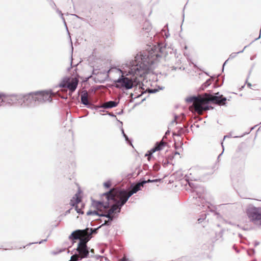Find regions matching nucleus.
I'll return each mask as SVG.
<instances>
[{
	"label": "nucleus",
	"instance_id": "1",
	"mask_svg": "<svg viewBox=\"0 0 261 261\" xmlns=\"http://www.w3.org/2000/svg\"><path fill=\"white\" fill-rule=\"evenodd\" d=\"M160 45L150 46L146 50L138 54L134 61L126 64L128 68L127 71L118 69L122 75L115 81V87L128 90L140 85V81L138 76L143 77L149 70L154 68L156 63L162 57L163 48Z\"/></svg>",
	"mask_w": 261,
	"mask_h": 261
},
{
	"label": "nucleus",
	"instance_id": "2",
	"mask_svg": "<svg viewBox=\"0 0 261 261\" xmlns=\"http://www.w3.org/2000/svg\"><path fill=\"white\" fill-rule=\"evenodd\" d=\"M226 100V98L222 95H219V93H216L215 95L205 93L203 95L191 96L186 99V101L188 103L193 102L190 107V110L198 114H202L204 111L213 109L212 106H205L210 101L219 105H224Z\"/></svg>",
	"mask_w": 261,
	"mask_h": 261
},
{
	"label": "nucleus",
	"instance_id": "3",
	"mask_svg": "<svg viewBox=\"0 0 261 261\" xmlns=\"http://www.w3.org/2000/svg\"><path fill=\"white\" fill-rule=\"evenodd\" d=\"M145 182H139L137 184L132 185L131 190L128 191L124 189H111L109 191L104 193L108 197L114 198L116 197L118 199H121L120 205H124L128 199L135 193L141 190V187L143 186Z\"/></svg>",
	"mask_w": 261,
	"mask_h": 261
},
{
	"label": "nucleus",
	"instance_id": "4",
	"mask_svg": "<svg viewBox=\"0 0 261 261\" xmlns=\"http://www.w3.org/2000/svg\"><path fill=\"white\" fill-rule=\"evenodd\" d=\"M21 94L7 95L0 93V106H16L20 107Z\"/></svg>",
	"mask_w": 261,
	"mask_h": 261
},
{
	"label": "nucleus",
	"instance_id": "5",
	"mask_svg": "<svg viewBox=\"0 0 261 261\" xmlns=\"http://www.w3.org/2000/svg\"><path fill=\"white\" fill-rule=\"evenodd\" d=\"M250 221L254 224L261 225V210L259 207L250 206L246 210Z\"/></svg>",
	"mask_w": 261,
	"mask_h": 261
},
{
	"label": "nucleus",
	"instance_id": "6",
	"mask_svg": "<svg viewBox=\"0 0 261 261\" xmlns=\"http://www.w3.org/2000/svg\"><path fill=\"white\" fill-rule=\"evenodd\" d=\"M79 80L76 78L71 79L69 77L65 76L62 79L58 86L60 88H67L70 92H73L76 89Z\"/></svg>",
	"mask_w": 261,
	"mask_h": 261
},
{
	"label": "nucleus",
	"instance_id": "7",
	"mask_svg": "<svg viewBox=\"0 0 261 261\" xmlns=\"http://www.w3.org/2000/svg\"><path fill=\"white\" fill-rule=\"evenodd\" d=\"M33 93L37 105L46 101H51V96L54 95L51 91H37Z\"/></svg>",
	"mask_w": 261,
	"mask_h": 261
},
{
	"label": "nucleus",
	"instance_id": "8",
	"mask_svg": "<svg viewBox=\"0 0 261 261\" xmlns=\"http://www.w3.org/2000/svg\"><path fill=\"white\" fill-rule=\"evenodd\" d=\"M21 107H34L37 106L36 102L35 101V96L33 93L26 95L21 94Z\"/></svg>",
	"mask_w": 261,
	"mask_h": 261
},
{
	"label": "nucleus",
	"instance_id": "9",
	"mask_svg": "<svg viewBox=\"0 0 261 261\" xmlns=\"http://www.w3.org/2000/svg\"><path fill=\"white\" fill-rule=\"evenodd\" d=\"M102 195L106 197L108 202H109V200H112L115 202L111 206L110 208L107 211V212L111 215H113L114 213H119L121 211V207L123 206L121 205L120 206L121 199H118L116 197H115L114 198H110L108 197L107 195H104V193Z\"/></svg>",
	"mask_w": 261,
	"mask_h": 261
},
{
	"label": "nucleus",
	"instance_id": "10",
	"mask_svg": "<svg viewBox=\"0 0 261 261\" xmlns=\"http://www.w3.org/2000/svg\"><path fill=\"white\" fill-rule=\"evenodd\" d=\"M166 143L162 140L159 142H156L155 144V146L151 148L149 151H148L147 153L146 154V156H148V160H150V158L153 153L155 152L156 151H159L162 149L163 147H164L166 145Z\"/></svg>",
	"mask_w": 261,
	"mask_h": 261
},
{
	"label": "nucleus",
	"instance_id": "11",
	"mask_svg": "<svg viewBox=\"0 0 261 261\" xmlns=\"http://www.w3.org/2000/svg\"><path fill=\"white\" fill-rule=\"evenodd\" d=\"M81 103L87 107L88 108H91L92 104L89 101L88 94L86 91H84L81 96Z\"/></svg>",
	"mask_w": 261,
	"mask_h": 261
},
{
	"label": "nucleus",
	"instance_id": "12",
	"mask_svg": "<svg viewBox=\"0 0 261 261\" xmlns=\"http://www.w3.org/2000/svg\"><path fill=\"white\" fill-rule=\"evenodd\" d=\"M76 250L78 252V254L81 256V258L83 259L89 256V251L88 247H77Z\"/></svg>",
	"mask_w": 261,
	"mask_h": 261
},
{
	"label": "nucleus",
	"instance_id": "13",
	"mask_svg": "<svg viewBox=\"0 0 261 261\" xmlns=\"http://www.w3.org/2000/svg\"><path fill=\"white\" fill-rule=\"evenodd\" d=\"M83 237L81 239L80 238V241L78 243L77 247H87V243L91 239L92 237H89L90 235H87L83 233Z\"/></svg>",
	"mask_w": 261,
	"mask_h": 261
},
{
	"label": "nucleus",
	"instance_id": "14",
	"mask_svg": "<svg viewBox=\"0 0 261 261\" xmlns=\"http://www.w3.org/2000/svg\"><path fill=\"white\" fill-rule=\"evenodd\" d=\"M87 230H88V228L84 230H76L75 231L72 232V233L69 237V239L73 240L80 239V236L82 234L84 233V232Z\"/></svg>",
	"mask_w": 261,
	"mask_h": 261
},
{
	"label": "nucleus",
	"instance_id": "15",
	"mask_svg": "<svg viewBox=\"0 0 261 261\" xmlns=\"http://www.w3.org/2000/svg\"><path fill=\"white\" fill-rule=\"evenodd\" d=\"M118 102L115 101H109L105 102L102 105L96 106V109L98 110V108L110 109L116 107Z\"/></svg>",
	"mask_w": 261,
	"mask_h": 261
},
{
	"label": "nucleus",
	"instance_id": "16",
	"mask_svg": "<svg viewBox=\"0 0 261 261\" xmlns=\"http://www.w3.org/2000/svg\"><path fill=\"white\" fill-rule=\"evenodd\" d=\"M92 205L94 207L98 210L99 208L102 207L105 208L108 207L109 206V203L107 201V202L106 203V205H103V202L102 201L92 200Z\"/></svg>",
	"mask_w": 261,
	"mask_h": 261
},
{
	"label": "nucleus",
	"instance_id": "17",
	"mask_svg": "<svg viewBox=\"0 0 261 261\" xmlns=\"http://www.w3.org/2000/svg\"><path fill=\"white\" fill-rule=\"evenodd\" d=\"M75 196L76 197H73L70 201V204L72 206H75L81 202V198L79 197L78 194H76Z\"/></svg>",
	"mask_w": 261,
	"mask_h": 261
},
{
	"label": "nucleus",
	"instance_id": "18",
	"mask_svg": "<svg viewBox=\"0 0 261 261\" xmlns=\"http://www.w3.org/2000/svg\"><path fill=\"white\" fill-rule=\"evenodd\" d=\"M101 227H102L100 225V226H99V227H98L97 228H94V229L91 228L90 229H89L88 228V230L85 231L84 232V233L85 234H87V235H90L89 237H91V235L92 234L97 233L98 229H99Z\"/></svg>",
	"mask_w": 261,
	"mask_h": 261
},
{
	"label": "nucleus",
	"instance_id": "19",
	"mask_svg": "<svg viewBox=\"0 0 261 261\" xmlns=\"http://www.w3.org/2000/svg\"><path fill=\"white\" fill-rule=\"evenodd\" d=\"M247 46H248V45L245 46L244 47L243 49V50H241V51H238V52H237V53H231V54L229 55V58H228V59H227V60H226V61L224 63V64H223V67H224V65H225L226 63L227 62V61L229 59H232L234 58L237 56V55L238 54H239V53H243V51L244 50V49H245L246 47H247Z\"/></svg>",
	"mask_w": 261,
	"mask_h": 261
},
{
	"label": "nucleus",
	"instance_id": "20",
	"mask_svg": "<svg viewBox=\"0 0 261 261\" xmlns=\"http://www.w3.org/2000/svg\"><path fill=\"white\" fill-rule=\"evenodd\" d=\"M100 217H106V218H108V219H109V221H113V219L115 218L114 215H111L107 211L105 213H101L100 215Z\"/></svg>",
	"mask_w": 261,
	"mask_h": 261
},
{
	"label": "nucleus",
	"instance_id": "21",
	"mask_svg": "<svg viewBox=\"0 0 261 261\" xmlns=\"http://www.w3.org/2000/svg\"><path fill=\"white\" fill-rule=\"evenodd\" d=\"M151 28V26L150 22L148 21L145 20L144 24L142 27V29L146 30L147 32H148L150 30Z\"/></svg>",
	"mask_w": 261,
	"mask_h": 261
},
{
	"label": "nucleus",
	"instance_id": "22",
	"mask_svg": "<svg viewBox=\"0 0 261 261\" xmlns=\"http://www.w3.org/2000/svg\"><path fill=\"white\" fill-rule=\"evenodd\" d=\"M196 200L197 202H195V204H197L198 206H200V204L199 203L198 201H200V203L203 207L204 206V205H203L204 203V200L203 199V198H201V195H198V197H196Z\"/></svg>",
	"mask_w": 261,
	"mask_h": 261
},
{
	"label": "nucleus",
	"instance_id": "23",
	"mask_svg": "<svg viewBox=\"0 0 261 261\" xmlns=\"http://www.w3.org/2000/svg\"><path fill=\"white\" fill-rule=\"evenodd\" d=\"M81 259V256L78 254H74L71 256L69 261H77Z\"/></svg>",
	"mask_w": 261,
	"mask_h": 261
},
{
	"label": "nucleus",
	"instance_id": "24",
	"mask_svg": "<svg viewBox=\"0 0 261 261\" xmlns=\"http://www.w3.org/2000/svg\"><path fill=\"white\" fill-rule=\"evenodd\" d=\"M87 215H97L100 216V214L98 213L96 211H89L87 212Z\"/></svg>",
	"mask_w": 261,
	"mask_h": 261
},
{
	"label": "nucleus",
	"instance_id": "25",
	"mask_svg": "<svg viewBox=\"0 0 261 261\" xmlns=\"http://www.w3.org/2000/svg\"><path fill=\"white\" fill-rule=\"evenodd\" d=\"M210 82H211V80H210V79L207 80V81H206V82H205V83H204L202 85V88L203 89H204V88H206L207 87H208V86L210 85V84H211Z\"/></svg>",
	"mask_w": 261,
	"mask_h": 261
},
{
	"label": "nucleus",
	"instance_id": "26",
	"mask_svg": "<svg viewBox=\"0 0 261 261\" xmlns=\"http://www.w3.org/2000/svg\"><path fill=\"white\" fill-rule=\"evenodd\" d=\"M112 221H109V219L107 220H105L104 223L101 225V226L102 227L105 225L110 226L111 224Z\"/></svg>",
	"mask_w": 261,
	"mask_h": 261
},
{
	"label": "nucleus",
	"instance_id": "27",
	"mask_svg": "<svg viewBox=\"0 0 261 261\" xmlns=\"http://www.w3.org/2000/svg\"><path fill=\"white\" fill-rule=\"evenodd\" d=\"M158 89H147L146 92L149 93H155L158 91Z\"/></svg>",
	"mask_w": 261,
	"mask_h": 261
},
{
	"label": "nucleus",
	"instance_id": "28",
	"mask_svg": "<svg viewBox=\"0 0 261 261\" xmlns=\"http://www.w3.org/2000/svg\"><path fill=\"white\" fill-rule=\"evenodd\" d=\"M48 3H49V4L50 5V6L53 8V9H55L56 8V4L54 2V1L53 0H47Z\"/></svg>",
	"mask_w": 261,
	"mask_h": 261
},
{
	"label": "nucleus",
	"instance_id": "29",
	"mask_svg": "<svg viewBox=\"0 0 261 261\" xmlns=\"http://www.w3.org/2000/svg\"><path fill=\"white\" fill-rule=\"evenodd\" d=\"M103 186L107 188H109L111 187V181L110 180H108L105 182L103 183Z\"/></svg>",
	"mask_w": 261,
	"mask_h": 261
},
{
	"label": "nucleus",
	"instance_id": "30",
	"mask_svg": "<svg viewBox=\"0 0 261 261\" xmlns=\"http://www.w3.org/2000/svg\"><path fill=\"white\" fill-rule=\"evenodd\" d=\"M158 181V179H153V180H151V179H148L147 180H142V181H140L139 182H145V184L146 183H148V182H156V181Z\"/></svg>",
	"mask_w": 261,
	"mask_h": 261
},
{
	"label": "nucleus",
	"instance_id": "31",
	"mask_svg": "<svg viewBox=\"0 0 261 261\" xmlns=\"http://www.w3.org/2000/svg\"><path fill=\"white\" fill-rule=\"evenodd\" d=\"M46 241H47V239H44V240H41V241H40L39 242L30 243L28 244L27 246H30V245H32L33 244H36V243L41 244V243H42L44 242H46Z\"/></svg>",
	"mask_w": 261,
	"mask_h": 261
},
{
	"label": "nucleus",
	"instance_id": "32",
	"mask_svg": "<svg viewBox=\"0 0 261 261\" xmlns=\"http://www.w3.org/2000/svg\"><path fill=\"white\" fill-rule=\"evenodd\" d=\"M254 253V250L252 249H250L248 251V254L249 255L251 256Z\"/></svg>",
	"mask_w": 261,
	"mask_h": 261
},
{
	"label": "nucleus",
	"instance_id": "33",
	"mask_svg": "<svg viewBox=\"0 0 261 261\" xmlns=\"http://www.w3.org/2000/svg\"><path fill=\"white\" fill-rule=\"evenodd\" d=\"M121 130H122V133L123 134V135L125 139V140L126 141H128V138L127 136L124 133V130L123 129H122Z\"/></svg>",
	"mask_w": 261,
	"mask_h": 261
},
{
	"label": "nucleus",
	"instance_id": "34",
	"mask_svg": "<svg viewBox=\"0 0 261 261\" xmlns=\"http://www.w3.org/2000/svg\"><path fill=\"white\" fill-rule=\"evenodd\" d=\"M260 37H261V28H260V30H259V36H258L257 38H255L253 40H252V41H251V42L250 43V44H251V43H252L254 41H255V40H256L258 39H259V38H260Z\"/></svg>",
	"mask_w": 261,
	"mask_h": 261
},
{
	"label": "nucleus",
	"instance_id": "35",
	"mask_svg": "<svg viewBox=\"0 0 261 261\" xmlns=\"http://www.w3.org/2000/svg\"><path fill=\"white\" fill-rule=\"evenodd\" d=\"M75 210H76V211L77 213H79V214H83V212L82 211V210L81 209L77 208V205L75 206Z\"/></svg>",
	"mask_w": 261,
	"mask_h": 261
},
{
	"label": "nucleus",
	"instance_id": "36",
	"mask_svg": "<svg viewBox=\"0 0 261 261\" xmlns=\"http://www.w3.org/2000/svg\"><path fill=\"white\" fill-rule=\"evenodd\" d=\"M221 144H222V147H223V151H222V152H221V153L218 155V156L217 161H218V162H219V158H220V157H221V156L222 155V154H223V151H224V148H223V143H221Z\"/></svg>",
	"mask_w": 261,
	"mask_h": 261
},
{
	"label": "nucleus",
	"instance_id": "37",
	"mask_svg": "<svg viewBox=\"0 0 261 261\" xmlns=\"http://www.w3.org/2000/svg\"><path fill=\"white\" fill-rule=\"evenodd\" d=\"M62 20H63V21L64 22V24H65V27H66V30H67V32H68V33H69V31H68V28H67V26L66 23V22H65V19H64V17H62Z\"/></svg>",
	"mask_w": 261,
	"mask_h": 261
},
{
	"label": "nucleus",
	"instance_id": "38",
	"mask_svg": "<svg viewBox=\"0 0 261 261\" xmlns=\"http://www.w3.org/2000/svg\"><path fill=\"white\" fill-rule=\"evenodd\" d=\"M119 261H129L128 258H126L125 257H123L122 259H120Z\"/></svg>",
	"mask_w": 261,
	"mask_h": 261
},
{
	"label": "nucleus",
	"instance_id": "39",
	"mask_svg": "<svg viewBox=\"0 0 261 261\" xmlns=\"http://www.w3.org/2000/svg\"><path fill=\"white\" fill-rule=\"evenodd\" d=\"M154 169L155 170L158 171L160 169V166L157 165L156 166H154Z\"/></svg>",
	"mask_w": 261,
	"mask_h": 261
},
{
	"label": "nucleus",
	"instance_id": "40",
	"mask_svg": "<svg viewBox=\"0 0 261 261\" xmlns=\"http://www.w3.org/2000/svg\"><path fill=\"white\" fill-rule=\"evenodd\" d=\"M201 191H202V192H204V189H202L200 191H198L197 190H195V192H196L197 193V194H198L199 193H200Z\"/></svg>",
	"mask_w": 261,
	"mask_h": 261
},
{
	"label": "nucleus",
	"instance_id": "41",
	"mask_svg": "<svg viewBox=\"0 0 261 261\" xmlns=\"http://www.w3.org/2000/svg\"><path fill=\"white\" fill-rule=\"evenodd\" d=\"M184 129L183 128H182V127H181L180 128V129L179 130V132L180 133H184Z\"/></svg>",
	"mask_w": 261,
	"mask_h": 261
},
{
	"label": "nucleus",
	"instance_id": "42",
	"mask_svg": "<svg viewBox=\"0 0 261 261\" xmlns=\"http://www.w3.org/2000/svg\"><path fill=\"white\" fill-rule=\"evenodd\" d=\"M169 133H170V131H169V130H168L165 133V136H164L163 139H164V138H165V137H166V135H168Z\"/></svg>",
	"mask_w": 261,
	"mask_h": 261
},
{
	"label": "nucleus",
	"instance_id": "43",
	"mask_svg": "<svg viewBox=\"0 0 261 261\" xmlns=\"http://www.w3.org/2000/svg\"><path fill=\"white\" fill-rule=\"evenodd\" d=\"M109 115L110 116L114 117H116V116H115L113 113H109Z\"/></svg>",
	"mask_w": 261,
	"mask_h": 261
},
{
	"label": "nucleus",
	"instance_id": "44",
	"mask_svg": "<svg viewBox=\"0 0 261 261\" xmlns=\"http://www.w3.org/2000/svg\"><path fill=\"white\" fill-rule=\"evenodd\" d=\"M177 118V116H175V117H174V120H173V121H172V123H174V122H176V120Z\"/></svg>",
	"mask_w": 261,
	"mask_h": 261
},
{
	"label": "nucleus",
	"instance_id": "45",
	"mask_svg": "<svg viewBox=\"0 0 261 261\" xmlns=\"http://www.w3.org/2000/svg\"><path fill=\"white\" fill-rule=\"evenodd\" d=\"M70 210H71V209H69V210H67V211L65 212V215H67L68 214H69V213H70Z\"/></svg>",
	"mask_w": 261,
	"mask_h": 261
},
{
	"label": "nucleus",
	"instance_id": "46",
	"mask_svg": "<svg viewBox=\"0 0 261 261\" xmlns=\"http://www.w3.org/2000/svg\"><path fill=\"white\" fill-rule=\"evenodd\" d=\"M122 114H123V110H121L120 112L117 113L118 115H121Z\"/></svg>",
	"mask_w": 261,
	"mask_h": 261
},
{
	"label": "nucleus",
	"instance_id": "47",
	"mask_svg": "<svg viewBox=\"0 0 261 261\" xmlns=\"http://www.w3.org/2000/svg\"><path fill=\"white\" fill-rule=\"evenodd\" d=\"M259 244V242H256L255 243V246L258 245Z\"/></svg>",
	"mask_w": 261,
	"mask_h": 261
},
{
	"label": "nucleus",
	"instance_id": "48",
	"mask_svg": "<svg viewBox=\"0 0 261 261\" xmlns=\"http://www.w3.org/2000/svg\"><path fill=\"white\" fill-rule=\"evenodd\" d=\"M248 87H249L250 88L253 89V88L251 87L252 85H251L250 83L248 84Z\"/></svg>",
	"mask_w": 261,
	"mask_h": 261
},
{
	"label": "nucleus",
	"instance_id": "49",
	"mask_svg": "<svg viewBox=\"0 0 261 261\" xmlns=\"http://www.w3.org/2000/svg\"><path fill=\"white\" fill-rule=\"evenodd\" d=\"M198 221H199V223L201 222V218L198 219Z\"/></svg>",
	"mask_w": 261,
	"mask_h": 261
},
{
	"label": "nucleus",
	"instance_id": "50",
	"mask_svg": "<svg viewBox=\"0 0 261 261\" xmlns=\"http://www.w3.org/2000/svg\"><path fill=\"white\" fill-rule=\"evenodd\" d=\"M253 129V127H251V129H250V131H249V132L247 133V134L249 133V132H250L251 130H252Z\"/></svg>",
	"mask_w": 261,
	"mask_h": 261
},
{
	"label": "nucleus",
	"instance_id": "51",
	"mask_svg": "<svg viewBox=\"0 0 261 261\" xmlns=\"http://www.w3.org/2000/svg\"><path fill=\"white\" fill-rule=\"evenodd\" d=\"M72 16H75V17H76V16H78L77 15H75V14H72L71 15Z\"/></svg>",
	"mask_w": 261,
	"mask_h": 261
},
{
	"label": "nucleus",
	"instance_id": "52",
	"mask_svg": "<svg viewBox=\"0 0 261 261\" xmlns=\"http://www.w3.org/2000/svg\"><path fill=\"white\" fill-rule=\"evenodd\" d=\"M175 154H179V153L178 152H175Z\"/></svg>",
	"mask_w": 261,
	"mask_h": 261
},
{
	"label": "nucleus",
	"instance_id": "53",
	"mask_svg": "<svg viewBox=\"0 0 261 261\" xmlns=\"http://www.w3.org/2000/svg\"><path fill=\"white\" fill-rule=\"evenodd\" d=\"M91 252L93 253V249H91Z\"/></svg>",
	"mask_w": 261,
	"mask_h": 261
},
{
	"label": "nucleus",
	"instance_id": "54",
	"mask_svg": "<svg viewBox=\"0 0 261 261\" xmlns=\"http://www.w3.org/2000/svg\"><path fill=\"white\" fill-rule=\"evenodd\" d=\"M227 137V136H225L224 137V139L226 138Z\"/></svg>",
	"mask_w": 261,
	"mask_h": 261
},
{
	"label": "nucleus",
	"instance_id": "55",
	"mask_svg": "<svg viewBox=\"0 0 261 261\" xmlns=\"http://www.w3.org/2000/svg\"><path fill=\"white\" fill-rule=\"evenodd\" d=\"M189 186H191V183H190V182H189Z\"/></svg>",
	"mask_w": 261,
	"mask_h": 261
},
{
	"label": "nucleus",
	"instance_id": "56",
	"mask_svg": "<svg viewBox=\"0 0 261 261\" xmlns=\"http://www.w3.org/2000/svg\"><path fill=\"white\" fill-rule=\"evenodd\" d=\"M259 128H260V127H259V128H258V129H257V132H258V131H259Z\"/></svg>",
	"mask_w": 261,
	"mask_h": 261
}]
</instances>
